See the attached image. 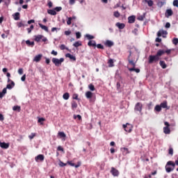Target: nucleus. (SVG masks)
Here are the masks:
<instances>
[{
  "mask_svg": "<svg viewBox=\"0 0 178 178\" xmlns=\"http://www.w3.org/2000/svg\"><path fill=\"white\" fill-rule=\"evenodd\" d=\"M6 92H7V89L3 88L2 92H0V98H3V97H5V95L6 94Z\"/></svg>",
  "mask_w": 178,
  "mask_h": 178,
  "instance_id": "obj_28",
  "label": "nucleus"
},
{
  "mask_svg": "<svg viewBox=\"0 0 178 178\" xmlns=\"http://www.w3.org/2000/svg\"><path fill=\"white\" fill-rule=\"evenodd\" d=\"M113 16L115 17H120V13H118V11H115L114 13H113Z\"/></svg>",
  "mask_w": 178,
  "mask_h": 178,
  "instance_id": "obj_41",
  "label": "nucleus"
},
{
  "mask_svg": "<svg viewBox=\"0 0 178 178\" xmlns=\"http://www.w3.org/2000/svg\"><path fill=\"white\" fill-rule=\"evenodd\" d=\"M41 58H42V54H38L35 56L33 58V62L38 63L40 60H41Z\"/></svg>",
  "mask_w": 178,
  "mask_h": 178,
  "instance_id": "obj_11",
  "label": "nucleus"
},
{
  "mask_svg": "<svg viewBox=\"0 0 178 178\" xmlns=\"http://www.w3.org/2000/svg\"><path fill=\"white\" fill-rule=\"evenodd\" d=\"M123 129H124L127 133H131V130H133V125L127 123L126 124H123Z\"/></svg>",
  "mask_w": 178,
  "mask_h": 178,
  "instance_id": "obj_4",
  "label": "nucleus"
},
{
  "mask_svg": "<svg viewBox=\"0 0 178 178\" xmlns=\"http://www.w3.org/2000/svg\"><path fill=\"white\" fill-rule=\"evenodd\" d=\"M160 106H161V108H163V109H169V108L168 107V102L166 101L160 104Z\"/></svg>",
  "mask_w": 178,
  "mask_h": 178,
  "instance_id": "obj_14",
  "label": "nucleus"
},
{
  "mask_svg": "<svg viewBox=\"0 0 178 178\" xmlns=\"http://www.w3.org/2000/svg\"><path fill=\"white\" fill-rule=\"evenodd\" d=\"M58 136H59L60 138H65V137H66V134H65V132H62V131L58 132Z\"/></svg>",
  "mask_w": 178,
  "mask_h": 178,
  "instance_id": "obj_34",
  "label": "nucleus"
},
{
  "mask_svg": "<svg viewBox=\"0 0 178 178\" xmlns=\"http://www.w3.org/2000/svg\"><path fill=\"white\" fill-rule=\"evenodd\" d=\"M22 81H26V74H24L21 78Z\"/></svg>",
  "mask_w": 178,
  "mask_h": 178,
  "instance_id": "obj_62",
  "label": "nucleus"
},
{
  "mask_svg": "<svg viewBox=\"0 0 178 178\" xmlns=\"http://www.w3.org/2000/svg\"><path fill=\"white\" fill-rule=\"evenodd\" d=\"M165 54V51L160 49L157 51L156 54L154 56L150 55L149 56V63H154V62H158L161 59V56Z\"/></svg>",
  "mask_w": 178,
  "mask_h": 178,
  "instance_id": "obj_1",
  "label": "nucleus"
},
{
  "mask_svg": "<svg viewBox=\"0 0 178 178\" xmlns=\"http://www.w3.org/2000/svg\"><path fill=\"white\" fill-rule=\"evenodd\" d=\"M129 72H136V73H140V69H136L134 67L129 68Z\"/></svg>",
  "mask_w": 178,
  "mask_h": 178,
  "instance_id": "obj_35",
  "label": "nucleus"
},
{
  "mask_svg": "<svg viewBox=\"0 0 178 178\" xmlns=\"http://www.w3.org/2000/svg\"><path fill=\"white\" fill-rule=\"evenodd\" d=\"M134 111H135V112H140V113H141V111H143V104L141 103H140V102H138L135 105Z\"/></svg>",
  "mask_w": 178,
  "mask_h": 178,
  "instance_id": "obj_5",
  "label": "nucleus"
},
{
  "mask_svg": "<svg viewBox=\"0 0 178 178\" xmlns=\"http://www.w3.org/2000/svg\"><path fill=\"white\" fill-rule=\"evenodd\" d=\"M145 17V15H140V16L138 17V20H140V22H143V20H144Z\"/></svg>",
  "mask_w": 178,
  "mask_h": 178,
  "instance_id": "obj_42",
  "label": "nucleus"
},
{
  "mask_svg": "<svg viewBox=\"0 0 178 178\" xmlns=\"http://www.w3.org/2000/svg\"><path fill=\"white\" fill-rule=\"evenodd\" d=\"M54 10H55L56 12H60V10H62V7H56V8H54Z\"/></svg>",
  "mask_w": 178,
  "mask_h": 178,
  "instance_id": "obj_51",
  "label": "nucleus"
},
{
  "mask_svg": "<svg viewBox=\"0 0 178 178\" xmlns=\"http://www.w3.org/2000/svg\"><path fill=\"white\" fill-rule=\"evenodd\" d=\"M45 60L47 65H49V63H51V60L49 58L45 57Z\"/></svg>",
  "mask_w": 178,
  "mask_h": 178,
  "instance_id": "obj_57",
  "label": "nucleus"
},
{
  "mask_svg": "<svg viewBox=\"0 0 178 178\" xmlns=\"http://www.w3.org/2000/svg\"><path fill=\"white\" fill-rule=\"evenodd\" d=\"M138 31V30L137 29H135L133 31H132V33H133V34H135V35H137V32Z\"/></svg>",
  "mask_w": 178,
  "mask_h": 178,
  "instance_id": "obj_63",
  "label": "nucleus"
},
{
  "mask_svg": "<svg viewBox=\"0 0 178 178\" xmlns=\"http://www.w3.org/2000/svg\"><path fill=\"white\" fill-rule=\"evenodd\" d=\"M60 49H61V51H64V49H66L67 51H68V52H70V49H69V48H67L65 44H61L60 46Z\"/></svg>",
  "mask_w": 178,
  "mask_h": 178,
  "instance_id": "obj_29",
  "label": "nucleus"
},
{
  "mask_svg": "<svg viewBox=\"0 0 178 178\" xmlns=\"http://www.w3.org/2000/svg\"><path fill=\"white\" fill-rule=\"evenodd\" d=\"M65 57L70 58L71 59V60H74V61L76 60V56H74L69 53L65 55Z\"/></svg>",
  "mask_w": 178,
  "mask_h": 178,
  "instance_id": "obj_21",
  "label": "nucleus"
},
{
  "mask_svg": "<svg viewBox=\"0 0 178 178\" xmlns=\"http://www.w3.org/2000/svg\"><path fill=\"white\" fill-rule=\"evenodd\" d=\"M173 6H176L177 8H178V0H175L173 1Z\"/></svg>",
  "mask_w": 178,
  "mask_h": 178,
  "instance_id": "obj_53",
  "label": "nucleus"
},
{
  "mask_svg": "<svg viewBox=\"0 0 178 178\" xmlns=\"http://www.w3.org/2000/svg\"><path fill=\"white\" fill-rule=\"evenodd\" d=\"M106 47H108L111 48V47H113V42L111 40H106L105 42Z\"/></svg>",
  "mask_w": 178,
  "mask_h": 178,
  "instance_id": "obj_20",
  "label": "nucleus"
},
{
  "mask_svg": "<svg viewBox=\"0 0 178 178\" xmlns=\"http://www.w3.org/2000/svg\"><path fill=\"white\" fill-rule=\"evenodd\" d=\"M111 175H113V176H114V177H118V176H119V170H118L117 169H115V168H113V167L111 168Z\"/></svg>",
  "mask_w": 178,
  "mask_h": 178,
  "instance_id": "obj_9",
  "label": "nucleus"
},
{
  "mask_svg": "<svg viewBox=\"0 0 178 178\" xmlns=\"http://www.w3.org/2000/svg\"><path fill=\"white\" fill-rule=\"evenodd\" d=\"M88 88L90 91H95V87L94 85H92V83L89 84Z\"/></svg>",
  "mask_w": 178,
  "mask_h": 178,
  "instance_id": "obj_37",
  "label": "nucleus"
},
{
  "mask_svg": "<svg viewBox=\"0 0 178 178\" xmlns=\"http://www.w3.org/2000/svg\"><path fill=\"white\" fill-rule=\"evenodd\" d=\"M45 120V119L41 118L38 119V123H40L41 124H42V122H44Z\"/></svg>",
  "mask_w": 178,
  "mask_h": 178,
  "instance_id": "obj_55",
  "label": "nucleus"
},
{
  "mask_svg": "<svg viewBox=\"0 0 178 178\" xmlns=\"http://www.w3.org/2000/svg\"><path fill=\"white\" fill-rule=\"evenodd\" d=\"M85 95L88 99H91V98H92V93L90 91L86 92Z\"/></svg>",
  "mask_w": 178,
  "mask_h": 178,
  "instance_id": "obj_19",
  "label": "nucleus"
},
{
  "mask_svg": "<svg viewBox=\"0 0 178 178\" xmlns=\"http://www.w3.org/2000/svg\"><path fill=\"white\" fill-rule=\"evenodd\" d=\"M14 20H19L20 19V13H15L14 15Z\"/></svg>",
  "mask_w": 178,
  "mask_h": 178,
  "instance_id": "obj_31",
  "label": "nucleus"
},
{
  "mask_svg": "<svg viewBox=\"0 0 178 178\" xmlns=\"http://www.w3.org/2000/svg\"><path fill=\"white\" fill-rule=\"evenodd\" d=\"M51 55L56 56V55H58V51H55V50L51 51Z\"/></svg>",
  "mask_w": 178,
  "mask_h": 178,
  "instance_id": "obj_59",
  "label": "nucleus"
},
{
  "mask_svg": "<svg viewBox=\"0 0 178 178\" xmlns=\"http://www.w3.org/2000/svg\"><path fill=\"white\" fill-rule=\"evenodd\" d=\"M166 13L168 15V17H169L170 16H172V15H173V11L172 10V9H168L166 10Z\"/></svg>",
  "mask_w": 178,
  "mask_h": 178,
  "instance_id": "obj_36",
  "label": "nucleus"
},
{
  "mask_svg": "<svg viewBox=\"0 0 178 178\" xmlns=\"http://www.w3.org/2000/svg\"><path fill=\"white\" fill-rule=\"evenodd\" d=\"M72 34V31H65V35H70Z\"/></svg>",
  "mask_w": 178,
  "mask_h": 178,
  "instance_id": "obj_56",
  "label": "nucleus"
},
{
  "mask_svg": "<svg viewBox=\"0 0 178 178\" xmlns=\"http://www.w3.org/2000/svg\"><path fill=\"white\" fill-rule=\"evenodd\" d=\"M121 151H122L123 155H127V154L130 153V152H129V149H127L126 147H122Z\"/></svg>",
  "mask_w": 178,
  "mask_h": 178,
  "instance_id": "obj_17",
  "label": "nucleus"
},
{
  "mask_svg": "<svg viewBox=\"0 0 178 178\" xmlns=\"http://www.w3.org/2000/svg\"><path fill=\"white\" fill-rule=\"evenodd\" d=\"M63 98L65 101H67V99H69V98H70V95L69 94V92H65L63 94Z\"/></svg>",
  "mask_w": 178,
  "mask_h": 178,
  "instance_id": "obj_24",
  "label": "nucleus"
},
{
  "mask_svg": "<svg viewBox=\"0 0 178 178\" xmlns=\"http://www.w3.org/2000/svg\"><path fill=\"white\" fill-rule=\"evenodd\" d=\"M86 37L88 38V40H94L95 37L90 34H86Z\"/></svg>",
  "mask_w": 178,
  "mask_h": 178,
  "instance_id": "obj_39",
  "label": "nucleus"
},
{
  "mask_svg": "<svg viewBox=\"0 0 178 178\" xmlns=\"http://www.w3.org/2000/svg\"><path fill=\"white\" fill-rule=\"evenodd\" d=\"M169 154H170V155H173V149H172V148L169 149Z\"/></svg>",
  "mask_w": 178,
  "mask_h": 178,
  "instance_id": "obj_64",
  "label": "nucleus"
},
{
  "mask_svg": "<svg viewBox=\"0 0 178 178\" xmlns=\"http://www.w3.org/2000/svg\"><path fill=\"white\" fill-rule=\"evenodd\" d=\"M161 35L163 38H166V35H168V31L164 30H159L157 33V36L161 37Z\"/></svg>",
  "mask_w": 178,
  "mask_h": 178,
  "instance_id": "obj_6",
  "label": "nucleus"
},
{
  "mask_svg": "<svg viewBox=\"0 0 178 178\" xmlns=\"http://www.w3.org/2000/svg\"><path fill=\"white\" fill-rule=\"evenodd\" d=\"M73 99H76L77 101H79V95L77 94H74L72 96Z\"/></svg>",
  "mask_w": 178,
  "mask_h": 178,
  "instance_id": "obj_48",
  "label": "nucleus"
},
{
  "mask_svg": "<svg viewBox=\"0 0 178 178\" xmlns=\"http://www.w3.org/2000/svg\"><path fill=\"white\" fill-rule=\"evenodd\" d=\"M47 13L51 15V16H55L56 15V11L55 10H48Z\"/></svg>",
  "mask_w": 178,
  "mask_h": 178,
  "instance_id": "obj_25",
  "label": "nucleus"
},
{
  "mask_svg": "<svg viewBox=\"0 0 178 178\" xmlns=\"http://www.w3.org/2000/svg\"><path fill=\"white\" fill-rule=\"evenodd\" d=\"M163 133L165 134H170V129L168 127H163Z\"/></svg>",
  "mask_w": 178,
  "mask_h": 178,
  "instance_id": "obj_23",
  "label": "nucleus"
},
{
  "mask_svg": "<svg viewBox=\"0 0 178 178\" xmlns=\"http://www.w3.org/2000/svg\"><path fill=\"white\" fill-rule=\"evenodd\" d=\"M71 105L72 111H76V109L77 108V103L73 101L72 102Z\"/></svg>",
  "mask_w": 178,
  "mask_h": 178,
  "instance_id": "obj_22",
  "label": "nucleus"
},
{
  "mask_svg": "<svg viewBox=\"0 0 178 178\" xmlns=\"http://www.w3.org/2000/svg\"><path fill=\"white\" fill-rule=\"evenodd\" d=\"M15 87V82L13 81H11L10 83L7 84L6 89L12 90L13 88Z\"/></svg>",
  "mask_w": 178,
  "mask_h": 178,
  "instance_id": "obj_15",
  "label": "nucleus"
},
{
  "mask_svg": "<svg viewBox=\"0 0 178 178\" xmlns=\"http://www.w3.org/2000/svg\"><path fill=\"white\" fill-rule=\"evenodd\" d=\"M39 26H40V27L42 30H44V31H46L47 33H48V27H47V26H44V25H43L42 24H40V23H39Z\"/></svg>",
  "mask_w": 178,
  "mask_h": 178,
  "instance_id": "obj_27",
  "label": "nucleus"
},
{
  "mask_svg": "<svg viewBox=\"0 0 178 178\" xmlns=\"http://www.w3.org/2000/svg\"><path fill=\"white\" fill-rule=\"evenodd\" d=\"M76 37L77 40H79V38H81V33L80 32H76Z\"/></svg>",
  "mask_w": 178,
  "mask_h": 178,
  "instance_id": "obj_45",
  "label": "nucleus"
},
{
  "mask_svg": "<svg viewBox=\"0 0 178 178\" xmlns=\"http://www.w3.org/2000/svg\"><path fill=\"white\" fill-rule=\"evenodd\" d=\"M136 22V16L132 15L128 17V23L133 24Z\"/></svg>",
  "mask_w": 178,
  "mask_h": 178,
  "instance_id": "obj_12",
  "label": "nucleus"
},
{
  "mask_svg": "<svg viewBox=\"0 0 178 178\" xmlns=\"http://www.w3.org/2000/svg\"><path fill=\"white\" fill-rule=\"evenodd\" d=\"M74 119H78V120H81V115H74Z\"/></svg>",
  "mask_w": 178,
  "mask_h": 178,
  "instance_id": "obj_43",
  "label": "nucleus"
},
{
  "mask_svg": "<svg viewBox=\"0 0 178 178\" xmlns=\"http://www.w3.org/2000/svg\"><path fill=\"white\" fill-rule=\"evenodd\" d=\"M160 66H161L162 69H166L168 67V65H166V63H165V61L160 60Z\"/></svg>",
  "mask_w": 178,
  "mask_h": 178,
  "instance_id": "obj_26",
  "label": "nucleus"
},
{
  "mask_svg": "<svg viewBox=\"0 0 178 178\" xmlns=\"http://www.w3.org/2000/svg\"><path fill=\"white\" fill-rule=\"evenodd\" d=\"M35 136V134L32 133L31 135L29 136V138H30V140H33Z\"/></svg>",
  "mask_w": 178,
  "mask_h": 178,
  "instance_id": "obj_52",
  "label": "nucleus"
},
{
  "mask_svg": "<svg viewBox=\"0 0 178 178\" xmlns=\"http://www.w3.org/2000/svg\"><path fill=\"white\" fill-rule=\"evenodd\" d=\"M97 48H98L99 49H104V45H102V44H97Z\"/></svg>",
  "mask_w": 178,
  "mask_h": 178,
  "instance_id": "obj_50",
  "label": "nucleus"
},
{
  "mask_svg": "<svg viewBox=\"0 0 178 178\" xmlns=\"http://www.w3.org/2000/svg\"><path fill=\"white\" fill-rule=\"evenodd\" d=\"M116 27H118V29L120 30H123V29H124V27L126 26V25L124 23H120V22H117L115 24Z\"/></svg>",
  "mask_w": 178,
  "mask_h": 178,
  "instance_id": "obj_10",
  "label": "nucleus"
},
{
  "mask_svg": "<svg viewBox=\"0 0 178 178\" xmlns=\"http://www.w3.org/2000/svg\"><path fill=\"white\" fill-rule=\"evenodd\" d=\"M88 47H97V42H95V40H90L88 42Z\"/></svg>",
  "mask_w": 178,
  "mask_h": 178,
  "instance_id": "obj_18",
  "label": "nucleus"
},
{
  "mask_svg": "<svg viewBox=\"0 0 178 178\" xmlns=\"http://www.w3.org/2000/svg\"><path fill=\"white\" fill-rule=\"evenodd\" d=\"M66 163L62 162V161H60L59 163V166H60L61 168H63V166H66Z\"/></svg>",
  "mask_w": 178,
  "mask_h": 178,
  "instance_id": "obj_54",
  "label": "nucleus"
},
{
  "mask_svg": "<svg viewBox=\"0 0 178 178\" xmlns=\"http://www.w3.org/2000/svg\"><path fill=\"white\" fill-rule=\"evenodd\" d=\"M165 29H170V23L167 22L165 26Z\"/></svg>",
  "mask_w": 178,
  "mask_h": 178,
  "instance_id": "obj_58",
  "label": "nucleus"
},
{
  "mask_svg": "<svg viewBox=\"0 0 178 178\" xmlns=\"http://www.w3.org/2000/svg\"><path fill=\"white\" fill-rule=\"evenodd\" d=\"M73 47H74L75 48H79V47H81V42L80 41L75 42L73 44Z\"/></svg>",
  "mask_w": 178,
  "mask_h": 178,
  "instance_id": "obj_30",
  "label": "nucleus"
},
{
  "mask_svg": "<svg viewBox=\"0 0 178 178\" xmlns=\"http://www.w3.org/2000/svg\"><path fill=\"white\" fill-rule=\"evenodd\" d=\"M18 73H19V74H23V68H19V69L18 70Z\"/></svg>",
  "mask_w": 178,
  "mask_h": 178,
  "instance_id": "obj_60",
  "label": "nucleus"
},
{
  "mask_svg": "<svg viewBox=\"0 0 178 178\" xmlns=\"http://www.w3.org/2000/svg\"><path fill=\"white\" fill-rule=\"evenodd\" d=\"M176 166V164L175 162L170 161H168L165 165V172L167 173H170V172H173L175 170V167Z\"/></svg>",
  "mask_w": 178,
  "mask_h": 178,
  "instance_id": "obj_2",
  "label": "nucleus"
},
{
  "mask_svg": "<svg viewBox=\"0 0 178 178\" xmlns=\"http://www.w3.org/2000/svg\"><path fill=\"white\" fill-rule=\"evenodd\" d=\"M154 111H156V112H161V111H162V107L161 105H156L154 107Z\"/></svg>",
  "mask_w": 178,
  "mask_h": 178,
  "instance_id": "obj_32",
  "label": "nucleus"
},
{
  "mask_svg": "<svg viewBox=\"0 0 178 178\" xmlns=\"http://www.w3.org/2000/svg\"><path fill=\"white\" fill-rule=\"evenodd\" d=\"M147 5H148V6H149V7L152 6L154 5V1H153L152 0H149V1H147Z\"/></svg>",
  "mask_w": 178,
  "mask_h": 178,
  "instance_id": "obj_44",
  "label": "nucleus"
},
{
  "mask_svg": "<svg viewBox=\"0 0 178 178\" xmlns=\"http://www.w3.org/2000/svg\"><path fill=\"white\" fill-rule=\"evenodd\" d=\"M172 43L174 44V45H177V44H178V38H174L172 40Z\"/></svg>",
  "mask_w": 178,
  "mask_h": 178,
  "instance_id": "obj_47",
  "label": "nucleus"
},
{
  "mask_svg": "<svg viewBox=\"0 0 178 178\" xmlns=\"http://www.w3.org/2000/svg\"><path fill=\"white\" fill-rule=\"evenodd\" d=\"M47 5H48L49 8H51V7L52 6L53 3H51V1L48 0V3H47Z\"/></svg>",
  "mask_w": 178,
  "mask_h": 178,
  "instance_id": "obj_61",
  "label": "nucleus"
},
{
  "mask_svg": "<svg viewBox=\"0 0 178 178\" xmlns=\"http://www.w3.org/2000/svg\"><path fill=\"white\" fill-rule=\"evenodd\" d=\"M0 147L4 149H8V148H9V143L0 142Z\"/></svg>",
  "mask_w": 178,
  "mask_h": 178,
  "instance_id": "obj_13",
  "label": "nucleus"
},
{
  "mask_svg": "<svg viewBox=\"0 0 178 178\" xmlns=\"http://www.w3.org/2000/svg\"><path fill=\"white\" fill-rule=\"evenodd\" d=\"M44 38V35H38L35 36V41H36V42H40V41H41V40H42V38Z\"/></svg>",
  "mask_w": 178,
  "mask_h": 178,
  "instance_id": "obj_16",
  "label": "nucleus"
},
{
  "mask_svg": "<svg viewBox=\"0 0 178 178\" xmlns=\"http://www.w3.org/2000/svg\"><path fill=\"white\" fill-rule=\"evenodd\" d=\"M108 64H109V67H113V60L110 59V60H108Z\"/></svg>",
  "mask_w": 178,
  "mask_h": 178,
  "instance_id": "obj_46",
  "label": "nucleus"
},
{
  "mask_svg": "<svg viewBox=\"0 0 178 178\" xmlns=\"http://www.w3.org/2000/svg\"><path fill=\"white\" fill-rule=\"evenodd\" d=\"M67 24L68 26H70V25L72 24V18L68 17V19H67Z\"/></svg>",
  "mask_w": 178,
  "mask_h": 178,
  "instance_id": "obj_49",
  "label": "nucleus"
},
{
  "mask_svg": "<svg viewBox=\"0 0 178 178\" xmlns=\"http://www.w3.org/2000/svg\"><path fill=\"white\" fill-rule=\"evenodd\" d=\"M64 61H65V58H61L60 59L56 58H52V62L55 65V66H60V65H62L63 62Z\"/></svg>",
  "mask_w": 178,
  "mask_h": 178,
  "instance_id": "obj_3",
  "label": "nucleus"
},
{
  "mask_svg": "<svg viewBox=\"0 0 178 178\" xmlns=\"http://www.w3.org/2000/svg\"><path fill=\"white\" fill-rule=\"evenodd\" d=\"M67 163H68V165L70 166H74L76 168H80V166H81V161H78L76 165H74V163L72 161H67Z\"/></svg>",
  "mask_w": 178,
  "mask_h": 178,
  "instance_id": "obj_8",
  "label": "nucleus"
},
{
  "mask_svg": "<svg viewBox=\"0 0 178 178\" xmlns=\"http://www.w3.org/2000/svg\"><path fill=\"white\" fill-rule=\"evenodd\" d=\"M26 45H28V47H34V42H31L30 40H26Z\"/></svg>",
  "mask_w": 178,
  "mask_h": 178,
  "instance_id": "obj_33",
  "label": "nucleus"
},
{
  "mask_svg": "<svg viewBox=\"0 0 178 178\" xmlns=\"http://www.w3.org/2000/svg\"><path fill=\"white\" fill-rule=\"evenodd\" d=\"M13 111H18V112H20V106H14L13 108Z\"/></svg>",
  "mask_w": 178,
  "mask_h": 178,
  "instance_id": "obj_40",
  "label": "nucleus"
},
{
  "mask_svg": "<svg viewBox=\"0 0 178 178\" xmlns=\"http://www.w3.org/2000/svg\"><path fill=\"white\" fill-rule=\"evenodd\" d=\"M128 62H129V65H131V66H134V67H136V63H134V61H133L132 60H130L129 58Z\"/></svg>",
  "mask_w": 178,
  "mask_h": 178,
  "instance_id": "obj_38",
  "label": "nucleus"
},
{
  "mask_svg": "<svg viewBox=\"0 0 178 178\" xmlns=\"http://www.w3.org/2000/svg\"><path fill=\"white\" fill-rule=\"evenodd\" d=\"M44 159H45V156H44L43 154H39L36 157H35V161L36 162H38L39 161H40V162H42Z\"/></svg>",
  "mask_w": 178,
  "mask_h": 178,
  "instance_id": "obj_7",
  "label": "nucleus"
}]
</instances>
